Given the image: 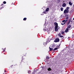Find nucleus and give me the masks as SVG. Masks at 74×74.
<instances>
[{
	"mask_svg": "<svg viewBox=\"0 0 74 74\" xmlns=\"http://www.w3.org/2000/svg\"><path fill=\"white\" fill-rule=\"evenodd\" d=\"M66 9H65L64 11V14H68V13H69V9H70V7H68L66 8Z\"/></svg>",
	"mask_w": 74,
	"mask_h": 74,
	"instance_id": "obj_1",
	"label": "nucleus"
},
{
	"mask_svg": "<svg viewBox=\"0 0 74 74\" xmlns=\"http://www.w3.org/2000/svg\"><path fill=\"white\" fill-rule=\"evenodd\" d=\"M54 25H55V31L56 32H57L58 31V24L57 23H54Z\"/></svg>",
	"mask_w": 74,
	"mask_h": 74,
	"instance_id": "obj_2",
	"label": "nucleus"
},
{
	"mask_svg": "<svg viewBox=\"0 0 74 74\" xmlns=\"http://www.w3.org/2000/svg\"><path fill=\"white\" fill-rule=\"evenodd\" d=\"M60 40L59 39V38H57L55 40L54 42H59Z\"/></svg>",
	"mask_w": 74,
	"mask_h": 74,
	"instance_id": "obj_3",
	"label": "nucleus"
},
{
	"mask_svg": "<svg viewBox=\"0 0 74 74\" xmlns=\"http://www.w3.org/2000/svg\"><path fill=\"white\" fill-rule=\"evenodd\" d=\"M64 32L65 33H67V32H69V28H66L64 31Z\"/></svg>",
	"mask_w": 74,
	"mask_h": 74,
	"instance_id": "obj_4",
	"label": "nucleus"
},
{
	"mask_svg": "<svg viewBox=\"0 0 74 74\" xmlns=\"http://www.w3.org/2000/svg\"><path fill=\"white\" fill-rule=\"evenodd\" d=\"M16 65L15 64H13L11 66V67H12V68H15V66H16Z\"/></svg>",
	"mask_w": 74,
	"mask_h": 74,
	"instance_id": "obj_5",
	"label": "nucleus"
},
{
	"mask_svg": "<svg viewBox=\"0 0 74 74\" xmlns=\"http://www.w3.org/2000/svg\"><path fill=\"white\" fill-rule=\"evenodd\" d=\"M58 35L60 37V38L63 37V36L62 35V36H61V34H60V33H59L58 34Z\"/></svg>",
	"mask_w": 74,
	"mask_h": 74,
	"instance_id": "obj_6",
	"label": "nucleus"
},
{
	"mask_svg": "<svg viewBox=\"0 0 74 74\" xmlns=\"http://www.w3.org/2000/svg\"><path fill=\"white\" fill-rule=\"evenodd\" d=\"M22 62L23 63H25V60H24V59H22V60H21V62H20V63H22Z\"/></svg>",
	"mask_w": 74,
	"mask_h": 74,
	"instance_id": "obj_7",
	"label": "nucleus"
},
{
	"mask_svg": "<svg viewBox=\"0 0 74 74\" xmlns=\"http://www.w3.org/2000/svg\"><path fill=\"white\" fill-rule=\"evenodd\" d=\"M62 6L63 7H66V3H63V4H62Z\"/></svg>",
	"mask_w": 74,
	"mask_h": 74,
	"instance_id": "obj_8",
	"label": "nucleus"
},
{
	"mask_svg": "<svg viewBox=\"0 0 74 74\" xmlns=\"http://www.w3.org/2000/svg\"><path fill=\"white\" fill-rule=\"evenodd\" d=\"M69 4L70 5H72V3H71V1H69Z\"/></svg>",
	"mask_w": 74,
	"mask_h": 74,
	"instance_id": "obj_9",
	"label": "nucleus"
},
{
	"mask_svg": "<svg viewBox=\"0 0 74 74\" xmlns=\"http://www.w3.org/2000/svg\"><path fill=\"white\" fill-rule=\"evenodd\" d=\"M71 25H69L67 27V28L68 29H69V28H70L71 27Z\"/></svg>",
	"mask_w": 74,
	"mask_h": 74,
	"instance_id": "obj_10",
	"label": "nucleus"
},
{
	"mask_svg": "<svg viewBox=\"0 0 74 74\" xmlns=\"http://www.w3.org/2000/svg\"><path fill=\"white\" fill-rule=\"evenodd\" d=\"M49 8H47L46 9V10L45 11L46 12H48V11H49Z\"/></svg>",
	"mask_w": 74,
	"mask_h": 74,
	"instance_id": "obj_11",
	"label": "nucleus"
},
{
	"mask_svg": "<svg viewBox=\"0 0 74 74\" xmlns=\"http://www.w3.org/2000/svg\"><path fill=\"white\" fill-rule=\"evenodd\" d=\"M43 45L45 46V47L46 45H47V42H44L43 43Z\"/></svg>",
	"mask_w": 74,
	"mask_h": 74,
	"instance_id": "obj_12",
	"label": "nucleus"
},
{
	"mask_svg": "<svg viewBox=\"0 0 74 74\" xmlns=\"http://www.w3.org/2000/svg\"><path fill=\"white\" fill-rule=\"evenodd\" d=\"M66 19H69V16H68V15H66Z\"/></svg>",
	"mask_w": 74,
	"mask_h": 74,
	"instance_id": "obj_13",
	"label": "nucleus"
},
{
	"mask_svg": "<svg viewBox=\"0 0 74 74\" xmlns=\"http://www.w3.org/2000/svg\"><path fill=\"white\" fill-rule=\"evenodd\" d=\"M47 70H48V71H51V70H52V69H51V68H49V69H48Z\"/></svg>",
	"mask_w": 74,
	"mask_h": 74,
	"instance_id": "obj_14",
	"label": "nucleus"
},
{
	"mask_svg": "<svg viewBox=\"0 0 74 74\" xmlns=\"http://www.w3.org/2000/svg\"><path fill=\"white\" fill-rule=\"evenodd\" d=\"M49 49H50V51H52L53 50V48H51L50 47H49Z\"/></svg>",
	"mask_w": 74,
	"mask_h": 74,
	"instance_id": "obj_15",
	"label": "nucleus"
},
{
	"mask_svg": "<svg viewBox=\"0 0 74 74\" xmlns=\"http://www.w3.org/2000/svg\"><path fill=\"white\" fill-rule=\"evenodd\" d=\"M58 48H54L53 50V51H56V50H57V49H58Z\"/></svg>",
	"mask_w": 74,
	"mask_h": 74,
	"instance_id": "obj_16",
	"label": "nucleus"
},
{
	"mask_svg": "<svg viewBox=\"0 0 74 74\" xmlns=\"http://www.w3.org/2000/svg\"><path fill=\"white\" fill-rule=\"evenodd\" d=\"M71 19H69V21L68 22V24H69L70 23V22H71Z\"/></svg>",
	"mask_w": 74,
	"mask_h": 74,
	"instance_id": "obj_17",
	"label": "nucleus"
},
{
	"mask_svg": "<svg viewBox=\"0 0 74 74\" xmlns=\"http://www.w3.org/2000/svg\"><path fill=\"white\" fill-rule=\"evenodd\" d=\"M67 21H68V20H66V21L65 20H63L62 21V22H65V21H65V22H67Z\"/></svg>",
	"mask_w": 74,
	"mask_h": 74,
	"instance_id": "obj_18",
	"label": "nucleus"
},
{
	"mask_svg": "<svg viewBox=\"0 0 74 74\" xmlns=\"http://www.w3.org/2000/svg\"><path fill=\"white\" fill-rule=\"evenodd\" d=\"M26 19H27V18H23V21H26Z\"/></svg>",
	"mask_w": 74,
	"mask_h": 74,
	"instance_id": "obj_19",
	"label": "nucleus"
},
{
	"mask_svg": "<svg viewBox=\"0 0 74 74\" xmlns=\"http://www.w3.org/2000/svg\"><path fill=\"white\" fill-rule=\"evenodd\" d=\"M60 10H61V11H63V8H61Z\"/></svg>",
	"mask_w": 74,
	"mask_h": 74,
	"instance_id": "obj_20",
	"label": "nucleus"
},
{
	"mask_svg": "<svg viewBox=\"0 0 74 74\" xmlns=\"http://www.w3.org/2000/svg\"><path fill=\"white\" fill-rule=\"evenodd\" d=\"M46 59H49V57L48 56H47L46 57Z\"/></svg>",
	"mask_w": 74,
	"mask_h": 74,
	"instance_id": "obj_21",
	"label": "nucleus"
},
{
	"mask_svg": "<svg viewBox=\"0 0 74 74\" xmlns=\"http://www.w3.org/2000/svg\"><path fill=\"white\" fill-rule=\"evenodd\" d=\"M64 32L62 31V32L61 34H64Z\"/></svg>",
	"mask_w": 74,
	"mask_h": 74,
	"instance_id": "obj_22",
	"label": "nucleus"
},
{
	"mask_svg": "<svg viewBox=\"0 0 74 74\" xmlns=\"http://www.w3.org/2000/svg\"><path fill=\"white\" fill-rule=\"evenodd\" d=\"M3 52H5V48L3 50Z\"/></svg>",
	"mask_w": 74,
	"mask_h": 74,
	"instance_id": "obj_23",
	"label": "nucleus"
},
{
	"mask_svg": "<svg viewBox=\"0 0 74 74\" xmlns=\"http://www.w3.org/2000/svg\"><path fill=\"white\" fill-rule=\"evenodd\" d=\"M3 4H5L6 3V2L5 1H4L3 2Z\"/></svg>",
	"mask_w": 74,
	"mask_h": 74,
	"instance_id": "obj_24",
	"label": "nucleus"
},
{
	"mask_svg": "<svg viewBox=\"0 0 74 74\" xmlns=\"http://www.w3.org/2000/svg\"><path fill=\"white\" fill-rule=\"evenodd\" d=\"M43 14H45V13H46V11H44L43 12Z\"/></svg>",
	"mask_w": 74,
	"mask_h": 74,
	"instance_id": "obj_25",
	"label": "nucleus"
},
{
	"mask_svg": "<svg viewBox=\"0 0 74 74\" xmlns=\"http://www.w3.org/2000/svg\"><path fill=\"white\" fill-rule=\"evenodd\" d=\"M43 31L45 32V31H46V29H43Z\"/></svg>",
	"mask_w": 74,
	"mask_h": 74,
	"instance_id": "obj_26",
	"label": "nucleus"
},
{
	"mask_svg": "<svg viewBox=\"0 0 74 74\" xmlns=\"http://www.w3.org/2000/svg\"><path fill=\"white\" fill-rule=\"evenodd\" d=\"M31 71H28V73H29V74H30V72Z\"/></svg>",
	"mask_w": 74,
	"mask_h": 74,
	"instance_id": "obj_27",
	"label": "nucleus"
},
{
	"mask_svg": "<svg viewBox=\"0 0 74 74\" xmlns=\"http://www.w3.org/2000/svg\"><path fill=\"white\" fill-rule=\"evenodd\" d=\"M61 25H64V23H62L61 24Z\"/></svg>",
	"mask_w": 74,
	"mask_h": 74,
	"instance_id": "obj_28",
	"label": "nucleus"
},
{
	"mask_svg": "<svg viewBox=\"0 0 74 74\" xmlns=\"http://www.w3.org/2000/svg\"><path fill=\"white\" fill-rule=\"evenodd\" d=\"M4 71V72H5V73H6V70H5Z\"/></svg>",
	"mask_w": 74,
	"mask_h": 74,
	"instance_id": "obj_29",
	"label": "nucleus"
},
{
	"mask_svg": "<svg viewBox=\"0 0 74 74\" xmlns=\"http://www.w3.org/2000/svg\"><path fill=\"white\" fill-rule=\"evenodd\" d=\"M69 25V24L68 23L67 24V26H68Z\"/></svg>",
	"mask_w": 74,
	"mask_h": 74,
	"instance_id": "obj_30",
	"label": "nucleus"
},
{
	"mask_svg": "<svg viewBox=\"0 0 74 74\" xmlns=\"http://www.w3.org/2000/svg\"><path fill=\"white\" fill-rule=\"evenodd\" d=\"M64 24H66V22H64Z\"/></svg>",
	"mask_w": 74,
	"mask_h": 74,
	"instance_id": "obj_31",
	"label": "nucleus"
},
{
	"mask_svg": "<svg viewBox=\"0 0 74 74\" xmlns=\"http://www.w3.org/2000/svg\"><path fill=\"white\" fill-rule=\"evenodd\" d=\"M70 38V37H69L68 38V39H69V38Z\"/></svg>",
	"mask_w": 74,
	"mask_h": 74,
	"instance_id": "obj_32",
	"label": "nucleus"
},
{
	"mask_svg": "<svg viewBox=\"0 0 74 74\" xmlns=\"http://www.w3.org/2000/svg\"><path fill=\"white\" fill-rule=\"evenodd\" d=\"M73 20H74V18H73Z\"/></svg>",
	"mask_w": 74,
	"mask_h": 74,
	"instance_id": "obj_33",
	"label": "nucleus"
},
{
	"mask_svg": "<svg viewBox=\"0 0 74 74\" xmlns=\"http://www.w3.org/2000/svg\"><path fill=\"white\" fill-rule=\"evenodd\" d=\"M72 22V21H71V22Z\"/></svg>",
	"mask_w": 74,
	"mask_h": 74,
	"instance_id": "obj_34",
	"label": "nucleus"
},
{
	"mask_svg": "<svg viewBox=\"0 0 74 74\" xmlns=\"http://www.w3.org/2000/svg\"><path fill=\"white\" fill-rule=\"evenodd\" d=\"M23 58V57H22V58Z\"/></svg>",
	"mask_w": 74,
	"mask_h": 74,
	"instance_id": "obj_35",
	"label": "nucleus"
},
{
	"mask_svg": "<svg viewBox=\"0 0 74 74\" xmlns=\"http://www.w3.org/2000/svg\"><path fill=\"white\" fill-rule=\"evenodd\" d=\"M59 28H58V29H59Z\"/></svg>",
	"mask_w": 74,
	"mask_h": 74,
	"instance_id": "obj_36",
	"label": "nucleus"
},
{
	"mask_svg": "<svg viewBox=\"0 0 74 74\" xmlns=\"http://www.w3.org/2000/svg\"><path fill=\"white\" fill-rule=\"evenodd\" d=\"M13 4V3H12Z\"/></svg>",
	"mask_w": 74,
	"mask_h": 74,
	"instance_id": "obj_37",
	"label": "nucleus"
},
{
	"mask_svg": "<svg viewBox=\"0 0 74 74\" xmlns=\"http://www.w3.org/2000/svg\"><path fill=\"white\" fill-rule=\"evenodd\" d=\"M13 4V3H12Z\"/></svg>",
	"mask_w": 74,
	"mask_h": 74,
	"instance_id": "obj_38",
	"label": "nucleus"
}]
</instances>
